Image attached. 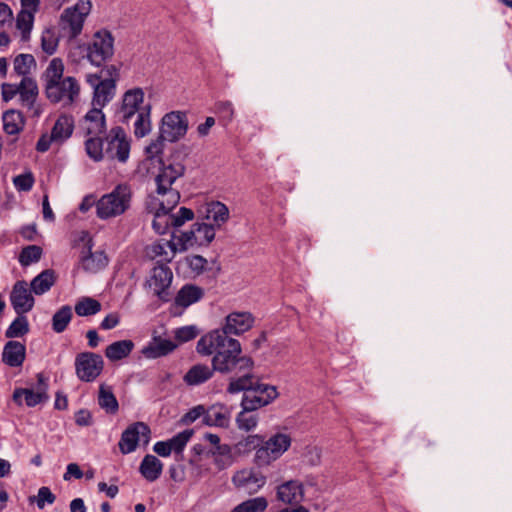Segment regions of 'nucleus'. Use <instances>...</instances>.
Masks as SVG:
<instances>
[{
	"label": "nucleus",
	"mask_w": 512,
	"mask_h": 512,
	"mask_svg": "<svg viewBox=\"0 0 512 512\" xmlns=\"http://www.w3.org/2000/svg\"><path fill=\"white\" fill-rule=\"evenodd\" d=\"M73 317L72 308L69 305L60 307L52 317V329L56 333L66 330Z\"/></svg>",
	"instance_id": "37998d69"
},
{
	"label": "nucleus",
	"mask_w": 512,
	"mask_h": 512,
	"mask_svg": "<svg viewBox=\"0 0 512 512\" xmlns=\"http://www.w3.org/2000/svg\"><path fill=\"white\" fill-rule=\"evenodd\" d=\"M170 240L176 253L185 252L188 249L197 246L196 243H194L193 232L191 229L183 231L180 234H173Z\"/></svg>",
	"instance_id": "3c124183"
},
{
	"label": "nucleus",
	"mask_w": 512,
	"mask_h": 512,
	"mask_svg": "<svg viewBox=\"0 0 512 512\" xmlns=\"http://www.w3.org/2000/svg\"><path fill=\"white\" fill-rule=\"evenodd\" d=\"M53 143L56 144V140L53 135L51 133H43L38 139L35 149L40 153H44L50 149Z\"/></svg>",
	"instance_id": "338daca9"
},
{
	"label": "nucleus",
	"mask_w": 512,
	"mask_h": 512,
	"mask_svg": "<svg viewBox=\"0 0 512 512\" xmlns=\"http://www.w3.org/2000/svg\"><path fill=\"white\" fill-rule=\"evenodd\" d=\"M141 475L150 482L156 481L163 471V463L154 455H146L139 467Z\"/></svg>",
	"instance_id": "2f4dec72"
},
{
	"label": "nucleus",
	"mask_w": 512,
	"mask_h": 512,
	"mask_svg": "<svg viewBox=\"0 0 512 512\" xmlns=\"http://www.w3.org/2000/svg\"><path fill=\"white\" fill-rule=\"evenodd\" d=\"M173 278L172 271L165 265L155 266L146 280L145 287L153 295L166 300Z\"/></svg>",
	"instance_id": "4468645a"
},
{
	"label": "nucleus",
	"mask_w": 512,
	"mask_h": 512,
	"mask_svg": "<svg viewBox=\"0 0 512 512\" xmlns=\"http://www.w3.org/2000/svg\"><path fill=\"white\" fill-rule=\"evenodd\" d=\"M91 250V247H89ZM108 264V258L102 251H97L92 253L88 252V255L83 256L81 258V265L84 270L88 272H98L99 270L105 268Z\"/></svg>",
	"instance_id": "58836bf2"
},
{
	"label": "nucleus",
	"mask_w": 512,
	"mask_h": 512,
	"mask_svg": "<svg viewBox=\"0 0 512 512\" xmlns=\"http://www.w3.org/2000/svg\"><path fill=\"white\" fill-rule=\"evenodd\" d=\"M196 350L200 355L212 358L214 371L227 374L235 370L250 371L254 366L253 360L242 356L241 345L237 339L227 337L215 329L203 335L197 342Z\"/></svg>",
	"instance_id": "f257e3e1"
},
{
	"label": "nucleus",
	"mask_w": 512,
	"mask_h": 512,
	"mask_svg": "<svg viewBox=\"0 0 512 512\" xmlns=\"http://www.w3.org/2000/svg\"><path fill=\"white\" fill-rule=\"evenodd\" d=\"M107 147L105 154L109 159L126 162L130 154L129 138L121 127H114L107 135Z\"/></svg>",
	"instance_id": "f8f14e48"
},
{
	"label": "nucleus",
	"mask_w": 512,
	"mask_h": 512,
	"mask_svg": "<svg viewBox=\"0 0 512 512\" xmlns=\"http://www.w3.org/2000/svg\"><path fill=\"white\" fill-rule=\"evenodd\" d=\"M267 507V499L263 496H259L239 503L230 512H264Z\"/></svg>",
	"instance_id": "de8ad7c7"
},
{
	"label": "nucleus",
	"mask_w": 512,
	"mask_h": 512,
	"mask_svg": "<svg viewBox=\"0 0 512 512\" xmlns=\"http://www.w3.org/2000/svg\"><path fill=\"white\" fill-rule=\"evenodd\" d=\"M37 12L21 9L17 12L15 26L23 41H28L34 27L35 15Z\"/></svg>",
	"instance_id": "c85d7f7f"
},
{
	"label": "nucleus",
	"mask_w": 512,
	"mask_h": 512,
	"mask_svg": "<svg viewBox=\"0 0 512 512\" xmlns=\"http://www.w3.org/2000/svg\"><path fill=\"white\" fill-rule=\"evenodd\" d=\"M229 420L227 410L221 405H213L206 409L204 423L208 426L227 427Z\"/></svg>",
	"instance_id": "e433bc0d"
},
{
	"label": "nucleus",
	"mask_w": 512,
	"mask_h": 512,
	"mask_svg": "<svg viewBox=\"0 0 512 512\" xmlns=\"http://www.w3.org/2000/svg\"><path fill=\"white\" fill-rule=\"evenodd\" d=\"M100 311L101 303L91 297H82L75 304V312L81 317L95 315Z\"/></svg>",
	"instance_id": "09e8293b"
},
{
	"label": "nucleus",
	"mask_w": 512,
	"mask_h": 512,
	"mask_svg": "<svg viewBox=\"0 0 512 512\" xmlns=\"http://www.w3.org/2000/svg\"><path fill=\"white\" fill-rule=\"evenodd\" d=\"M204 296V290L193 284L184 285L177 293L175 303L177 306L186 308L199 302Z\"/></svg>",
	"instance_id": "cd10ccee"
},
{
	"label": "nucleus",
	"mask_w": 512,
	"mask_h": 512,
	"mask_svg": "<svg viewBox=\"0 0 512 512\" xmlns=\"http://www.w3.org/2000/svg\"><path fill=\"white\" fill-rule=\"evenodd\" d=\"M254 317L249 312H232L225 318V323L221 333L229 337V335H240L252 328Z\"/></svg>",
	"instance_id": "a211bd4d"
},
{
	"label": "nucleus",
	"mask_w": 512,
	"mask_h": 512,
	"mask_svg": "<svg viewBox=\"0 0 512 512\" xmlns=\"http://www.w3.org/2000/svg\"><path fill=\"white\" fill-rule=\"evenodd\" d=\"M102 357L93 352L79 353L75 358V372L81 381L92 382L103 371Z\"/></svg>",
	"instance_id": "9b49d317"
},
{
	"label": "nucleus",
	"mask_w": 512,
	"mask_h": 512,
	"mask_svg": "<svg viewBox=\"0 0 512 512\" xmlns=\"http://www.w3.org/2000/svg\"><path fill=\"white\" fill-rule=\"evenodd\" d=\"M55 499V495L48 487H41L37 494V506L39 509H43L46 504H53Z\"/></svg>",
	"instance_id": "680f3d73"
},
{
	"label": "nucleus",
	"mask_w": 512,
	"mask_h": 512,
	"mask_svg": "<svg viewBox=\"0 0 512 512\" xmlns=\"http://www.w3.org/2000/svg\"><path fill=\"white\" fill-rule=\"evenodd\" d=\"M144 98V91L139 87L131 88L124 93L119 111L124 121H129L133 116L144 110L147 105L144 103Z\"/></svg>",
	"instance_id": "f3484780"
},
{
	"label": "nucleus",
	"mask_w": 512,
	"mask_h": 512,
	"mask_svg": "<svg viewBox=\"0 0 512 512\" xmlns=\"http://www.w3.org/2000/svg\"><path fill=\"white\" fill-rule=\"evenodd\" d=\"M214 372L213 367L197 363L188 369L183 376V381L188 386H199L209 381L213 377Z\"/></svg>",
	"instance_id": "5701e85b"
},
{
	"label": "nucleus",
	"mask_w": 512,
	"mask_h": 512,
	"mask_svg": "<svg viewBox=\"0 0 512 512\" xmlns=\"http://www.w3.org/2000/svg\"><path fill=\"white\" fill-rule=\"evenodd\" d=\"M152 205V209L155 211L152 227L158 234H165L170 227H180L186 221L194 218L193 211L186 207H181L176 214H171L173 208H168L166 203H162L160 200L154 198Z\"/></svg>",
	"instance_id": "423d86ee"
},
{
	"label": "nucleus",
	"mask_w": 512,
	"mask_h": 512,
	"mask_svg": "<svg viewBox=\"0 0 512 512\" xmlns=\"http://www.w3.org/2000/svg\"><path fill=\"white\" fill-rule=\"evenodd\" d=\"M146 254L151 259L170 262L174 258L176 251L171 240L160 239L146 247Z\"/></svg>",
	"instance_id": "393cba45"
},
{
	"label": "nucleus",
	"mask_w": 512,
	"mask_h": 512,
	"mask_svg": "<svg viewBox=\"0 0 512 512\" xmlns=\"http://www.w3.org/2000/svg\"><path fill=\"white\" fill-rule=\"evenodd\" d=\"M188 130V119L185 112L172 111L162 118L160 134L169 142H176L183 138Z\"/></svg>",
	"instance_id": "9d476101"
},
{
	"label": "nucleus",
	"mask_w": 512,
	"mask_h": 512,
	"mask_svg": "<svg viewBox=\"0 0 512 512\" xmlns=\"http://www.w3.org/2000/svg\"><path fill=\"white\" fill-rule=\"evenodd\" d=\"M36 69V60L32 54L21 53L13 59V71L22 78L29 77L33 70Z\"/></svg>",
	"instance_id": "4c0bfd02"
},
{
	"label": "nucleus",
	"mask_w": 512,
	"mask_h": 512,
	"mask_svg": "<svg viewBox=\"0 0 512 512\" xmlns=\"http://www.w3.org/2000/svg\"><path fill=\"white\" fill-rule=\"evenodd\" d=\"M29 331V324L27 318L24 316L17 317L6 330V337L16 338L21 337Z\"/></svg>",
	"instance_id": "5fc2aeb1"
},
{
	"label": "nucleus",
	"mask_w": 512,
	"mask_h": 512,
	"mask_svg": "<svg viewBox=\"0 0 512 512\" xmlns=\"http://www.w3.org/2000/svg\"><path fill=\"white\" fill-rule=\"evenodd\" d=\"M38 386L36 390L28 388H18L13 393V400L18 404L22 405L25 403L28 407H34L38 404L46 402L48 400V384L47 378L43 374L37 375Z\"/></svg>",
	"instance_id": "dca6fc26"
},
{
	"label": "nucleus",
	"mask_w": 512,
	"mask_h": 512,
	"mask_svg": "<svg viewBox=\"0 0 512 512\" xmlns=\"http://www.w3.org/2000/svg\"><path fill=\"white\" fill-rule=\"evenodd\" d=\"M183 263L190 268L194 276L202 274L207 268V260L201 255H190L184 258Z\"/></svg>",
	"instance_id": "4d7b16f0"
},
{
	"label": "nucleus",
	"mask_w": 512,
	"mask_h": 512,
	"mask_svg": "<svg viewBox=\"0 0 512 512\" xmlns=\"http://www.w3.org/2000/svg\"><path fill=\"white\" fill-rule=\"evenodd\" d=\"M42 255V249L36 245L25 247L19 256V262L23 266H28L32 263L39 261Z\"/></svg>",
	"instance_id": "6e6d98bb"
},
{
	"label": "nucleus",
	"mask_w": 512,
	"mask_h": 512,
	"mask_svg": "<svg viewBox=\"0 0 512 512\" xmlns=\"http://www.w3.org/2000/svg\"><path fill=\"white\" fill-rule=\"evenodd\" d=\"M207 452L208 451H205L204 447L200 444H197V445H194L193 448H192V457L190 459V464L195 466V468L197 469V474L198 476H203L204 473L208 472V468H203V465H202V456H207Z\"/></svg>",
	"instance_id": "13d9d810"
},
{
	"label": "nucleus",
	"mask_w": 512,
	"mask_h": 512,
	"mask_svg": "<svg viewBox=\"0 0 512 512\" xmlns=\"http://www.w3.org/2000/svg\"><path fill=\"white\" fill-rule=\"evenodd\" d=\"M18 94L23 105L27 107L32 106L38 95V87L36 81L30 77L22 78L21 82L19 83Z\"/></svg>",
	"instance_id": "ea45409f"
},
{
	"label": "nucleus",
	"mask_w": 512,
	"mask_h": 512,
	"mask_svg": "<svg viewBox=\"0 0 512 512\" xmlns=\"http://www.w3.org/2000/svg\"><path fill=\"white\" fill-rule=\"evenodd\" d=\"M194 434L193 429H186L176 434L171 439L167 440L173 453H182L187 443L190 441Z\"/></svg>",
	"instance_id": "864d4df0"
},
{
	"label": "nucleus",
	"mask_w": 512,
	"mask_h": 512,
	"mask_svg": "<svg viewBox=\"0 0 512 512\" xmlns=\"http://www.w3.org/2000/svg\"><path fill=\"white\" fill-rule=\"evenodd\" d=\"M278 396L275 386L259 381L247 395H243L241 401L245 408L258 410L271 404Z\"/></svg>",
	"instance_id": "ddd939ff"
},
{
	"label": "nucleus",
	"mask_w": 512,
	"mask_h": 512,
	"mask_svg": "<svg viewBox=\"0 0 512 512\" xmlns=\"http://www.w3.org/2000/svg\"><path fill=\"white\" fill-rule=\"evenodd\" d=\"M258 382L259 380L254 375L248 373L241 377L231 379L227 391L231 394L243 391V395H247Z\"/></svg>",
	"instance_id": "79ce46f5"
},
{
	"label": "nucleus",
	"mask_w": 512,
	"mask_h": 512,
	"mask_svg": "<svg viewBox=\"0 0 512 512\" xmlns=\"http://www.w3.org/2000/svg\"><path fill=\"white\" fill-rule=\"evenodd\" d=\"M64 70L63 60L54 57L48 62L41 79L50 102L70 106L78 100L81 88L75 77H64Z\"/></svg>",
	"instance_id": "f03ea898"
},
{
	"label": "nucleus",
	"mask_w": 512,
	"mask_h": 512,
	"mask_svg": "<svg viewBox=\"0 0 512 512\" xmlns=\"http://www.w3.org/2000/svg\"><path fill=\"white\" fill-rule=\"evenodd\" d=\"M74 131V118L68 114L60 115L54 126L52 127L51 134L56 140V144L62 145L73 134Z\"/></svg>",
	"instance_id": "a878e982"
},
{
	"label": "nucleus",
	"mask_w": 512,
	"mask_h": 512,
	"mask_svg": "<svg viewBox=\"0 0 512 512\" xmlns=\"http://www.w3.org/2000/svg\"><path fill=\"white\" fill-rule=\"evenodd\" d=\"M10 302L18 315L32 310L35 301L25 281H17L14 284L10 294Z\"/></svg>",
	"instance_id": "aec40b11"
},
{
	"label": "nucleus",
	"mask_w": 512,
	"mask_h": 512,
	"mask_svg": "<svg viewBox=\"0 0 512 512\" xmlns=\"http://www.w3.org/2000/svg\"><path fill=\"white\" fill-rule=\"evenodd\" d=\"M14 20V14L10 6L0 2V26H10Z\"/></svg>",
	"instance_id": "69168bd1"
},
{
	"label": "nucleus",
	"mask_w": 512,
	"mask_h": 512,
	"mask_svg": "<svg viewBox=\"0 0 512 512\" xmlns=\"http://www.w3.org/2000/svg\"><path fill=\"white\" fill-rule=\"evenodd\" d=\"M164 141L166 140L163 139L161 135L157 139L152 140L150 144L145 148L147 157L152 159L160 155L164 148Z\"/></svg>",
	"instance_id": "e2e57ef3"
},
{
	"label": "nucleus",
	"mask_w": 512,
	"mask_h": 512,
	"mask_svg": "<svg viewBox=\"0 0 512 512\" xmlns=\"http://www.w3.org/2000/svg\"><path fill=\"white\" fill-rule=\"evenodd\" d=\"M234 455L233 447L228 444H221L207 452V456L213 457L214 463L219 470L231 466L234 462Z\"/></svg>",
	"instance_id": "c756f323"
},
{
	"label": "nucleus",
	"mask_w": 512,
	"mask_h": 512,
	"mask_svg": "<svg viewBox=\"0 0 512 512\" xmlns=\"http://www.w3.org/2000/svg\"><path fill=\"white\" fill-rule=\"evenodd\" d=\"M106 128L105 116L100 108L92 107L82 121V129L89 136H99Z\"/></svg>",
	"instance_id": "4be33fe9"
},
{
	"label": "nucleus",
	"mask_w": 512,
	"mask_h": 512,
	"mask_svg": "<svg viewBox=\"0 0 512 512\" xmlns=\"http://www.w3.org/2000/svg\"><path fill=\"white\" fill-rule=\"evenodd\" d=\"M132 191L129 185H117L104 194L96 203V214L102 220L116 218L124 214L131 205Z\"/></svg>",
	"instance_id": "39448f33"
},
{
	"label": "nucleus",
	"mask_w": 512,
	"mask_h": 512,
	"mask_svg": "<svg viewBox=\"0 0 512 512\" xmlns=\"http://www.w3.org/2000/svg\"><path fill=\"white\" fill-rule=\"evenodd\" d=\"M133 348L134 343L131 340L116 341L106 347L105 356L112 362L119 361L128 357Z\"/></svg>",
	"instance_id": "473e14b6"
},
{
	"label": "nucleus",
	"mask_w": 512,
	"mask_h": 512,
	"mask_svg": "<svg viewBox=\"0 0 512 512\" xmlns=\"http://www.w3.org/2000/svg\"><path fill=\"white\" fill-rule=\"evenodd\" d=\"M201 215L208 221L214 228H220L224 225L230 217L228 207L219 201H211L203 205L200 210Z\"/></svg>",
	"instance_id": "412c9836"
},
{
	"label": "nucleus",
	"mask_w": 512,
	"mask_h": 512,
	"mask_svg": "<svg viewBox=\"0 0 512 512\" xmlns=\"http://www.w3.org/2000/svg\"><path fill=\"white\" fill-rule=\"evenodd\" d=\"M303 456L308 464L315 466L321 461L322 451L317 446H310L305 449Z\"/></svg>",
	"instance_id": "0e129e2a"
},
{
	"label": "nucleus",
	"mask_w": 512,
	"mask_h": 512,
	"mask_svg": "<svg viewBox=\"0 0 512 512\" xmlns=\"http://www.w3.org/2000/svg\"><path fill=\"white\" fill-rule=\"evenodd\" d=\"M13 183L18 191H29L33 187L34 177L30 172L24 173L14 177Z\"/></svg>",
	"instance_id": "052dcab7"
},
{
	"label": "nucleus",
	"mask_w": 512,
	"mask_h": 512,
	"mask_svg": "<svg viewBox=\"0 0 512 512\" xmlns=\"http://www.w3.org/2000/svg\"><path fill=\"white\" fill-rule=\"evenodd\" d=\"M59 35L54 28H45L40 37L41 49L47 55H53L59 46Z\"/></svg>",
	"instance_id": "49530a36"
},
{
	"label": "nucleus",
	"mask_w": 512,
	"mask_h": 512,
	"mask_svg": "<svg viewBox=\"0 0 512 512\" xmlns=\"http://www.w3.org/2000/svg\"><path fill=\"white\" fill-rule=\"evenodd\" d=\"M262 442L263 436L259 434H249L234 444V454L237 456L248 455L250 452L256 451Z\"/></svg>",
	"instance_id": "a19ab883"
},
{
	"label": "nucleus",
	"mask_w": 512,
	"mask_h": 512,
	"mask_svg": "<svg viewBox=\"0 0 512 512\" xmlns=\"http://www.w3.org/2000/svg\"><path fill=\"white\" fill-rule=\"evenodd\" d=\"M184 166L180 162L163 163L156 176L157 190L154 196L155 200L166 203L168 208H174L179 200L180 193L172 188V184L183 175Z\"/></svg>",
	"instance_id": "20e7f679"
},
{
	"label": "nucleus",
	"mask_w": 512,
	"mask_h": 512,
	"mask_svg": "<svg viewBox=\"0 0 512 512\" xmlns=\"http://www.w3.org/2000/svg\"><path fill=\"white\" fill-rule=\"evenodd\" d=\"M149 439V427L142 422H138L129 426L122 433L119 441V449L123 454H129L136 450L140 442H143L145 445L148 444Z\"/></svg>",
	"instance_id": "2eb2a0df"
},
{
	"label": "nucleus",
	"mask_w": 512,
	"mask_h": 512,
	"mask_svg": "<svg viewBox=\"0 0 512 512\" xmlns=\"http://www.w3.org/2000/svg\"><path fill=\"white\" fill-rule=\"evenodd\" d=\"M77 49L82 58L87 59L91 65L101 67L114 55V37L109 30L100 29Z\"/></svg>",
	"instance_id": "7ed1b4c3"
},
{
	"label": "nucleus",
	"mask_w": 512,
	"mask_h": 512,
	"mask_svg": "<svg viewBox=\"0 0 512 512\" xmlns=\"http://www.w3.org/2000/svg\"><path fill=\"white\" fill-rule=\"evenodd\" d=\"M292 443L291 437L286 433H275L267 440H263L254 455V463L258 467H267L280 459L288 451Z\"/></svg>",
	"instance_id": "0eeeda50"
},
{
	"label": "nucleus",
	"mask_w": 512,
	"mask_h": 512,
	"mask_svg": "<svg viewBox=\"0 0 512 512\" xmlns=\"http://www.w3.org/2000/svg\"><path fill=\"white\" fill-rule=\"evenodd\" d=\"M55 282V274L52 270H45L36 276L31 282L32 291L41 295L47 292Z\"/></svg>",
	"instance_id": "c03bdc74"
},
{
	"label": "nucleus",
	"mask_w": 512,
	"mask_h": 512,
	"mask_svg": "<svg viewBox=\"0 0 512 512\" xmlns=\"http://www.w3.org/2000/svg\"><path fill=\"white\" fill-rule=\"evenodd\" d=\"M3 129L9 135L19 134L25 126V119L21 112L16 110L6 111L2 116Z\"/></svg>",
	"instance_id": "f704fd0d"
},
{
	"label": "nucleus",
	"mask_w": 512,
	"mask_h": 512,
	"mask_svg": "<svg viewBox=\"0 0 512 512\" xmlns=\"http://www.w3.org/2000/svg\"><path fill=\"white\" fill-rule=\"evenodd\" d=\"M151 131V105L147 104L140 112L137 114V119L134 123V134L138 138L145 137Z\"/></svg>",
	"instance_id": "a18cd8bd"
},
{
	"label": "nucleus",
	"mask_w": 512,
	"mask_h": 512,
	"mask_svg": "<svg viewBox=\"0 0 512 512\" xmlns=\"http://www.w3.org/2000/svg\"><path fill=\"white\" fill-rule=\"evenodd\" d=\"M115 94V83L113 80H103L98 87L94 89L92 106L102 109L109 103Z\"/></svg>",
	"instance_id": "7c9ffc66"
},
{
	"label": "nucleus",
	"mask_w": 512,
	"mask_h": 512,
	"mask_svg": "<svg viewBox=\"0 0 512 512\" xmlns=\"http://www.w3.org/2000/svg\"><path fill=\"white\" fill-rule=\"evenodd\" d=\"M241 411L237 414L235 422L239 430L250 432L257 428L259 415L255 413L257 409H247L240 403Z\"/></svg>",
	"instance_id": "72a5a7b5"
},
{
	"label": "nucleus",
	"mask_w": 512,
	"mask_h": 512,
	"mask_svg": "<svg viewBox=\"0 0 512 512\" xmlns=\"http://www.w3.org/2000/svg\"><path fill=\"white\" fill-rule=\"evenodd\" d=\"M25 346L17 341L6 343L2 353L4 363L11 367L21 366L25 359Z\"/></svg>",
	"instance_id": "bb28decb"
},
{
	"label": "nucleus",
	"mask_w": 512,
	"mask_h": 512,
	"mask_svg": "<svg viewBox=\"0 0 512 512\" xmlns=\"http://www.w3.org/2000/svg\"><path fill=\"white\" fill-rule=\"evenodd\" d=\"M231 482L235 489L254 495L266 485L267 477L253 467H245L233 473Z\"/></svg>",
	"instance_id": "1a4fd4ad"
},
{
	"label": "nucleus",
	"mask_w": 512,
	"mask_h": 512,
	"mask_svg": "<svg viewBox=\"0 0 512 512\" xmlns=\"http://www.w3.org/2000/svg\"><path fill=\"white\" fill-rule=\"evenodd\" d=\"M177 347L173 341L161 337H154L147 346L142 349V354L149 359H156L165 356Z\"/></svg>",
	"instance_id": "b1692460"
},
{
	"label": "nucleus",
	"mask_w": 512,
	"mask_h": 512,
	"mask_svg": "<svg viewBox=\"0 0 512 512\" xmlns=\"http://www.w3.org/2000/svg\"><path fill=\"white\" fill-rule=\"evenodd\" d=\"M193 232L194 243L197 246H205L210 244L215 238V228L213 225L208 223H194L191 226Z\"/></svg>",
	"instance_id": "c9c22d12"
},
{
	"label": "nucleus",
	"mask_w": 512,
	"mask_h": 512,
	"mask_svg": "<svg viewBox=\"0 0 512 512\" xmlns=\"http://www.w3.org/2000/svg\"><path fill=\"white\" fill-rule=\"evenodd\" d=\"M98 403L102 409L108 413H116L118 411V401L111 389L101 385L99 389Z\"/></svg>",
	"instance_id": "8fccbe9b"
},
{
	"label": "nucleus",
	"mask_w": 512,
	"mask_h": 512,
	"mask_svg": "<svg viewBox=\"0 0 512 512\" xmlns=\"http://www.w3.org/2000/svg\"><path fill=\"white\" fill-rule=\"evenodd\" d=\"M304 485L301 481L292 479L276 487V499L283 504L298 505L304 499Z\"/></svg>",
	"instance_id": "6ab92c4d"
},
{
	"label": "nucleus",
	"mask_w": 512,
	"mask_h": 512,
	"mask_svg": "<svg viewBox=\"0 0 512 512\" xmlns=\"http://www.w3.org/2000/svg\"><path fill=\"white\" fill-rule=\"evenodd\" d=\"M120 320L121 316L118 312H111L104 317L100 324V327L103 330H111L119 325Z\"/></svg>",
	"instance_id": "774afa93"
},
{
	"label": "nucleus",
	"mask_w": 512,
	"mask_h": 512,
	"mask_svg": "<svg viewBox=\"0 0 512 512\" xmlns=\"http://www.w3.org/2000/svg\"><path fill=\"white\" fill-rule=\"evenodd\" d=\"M92 9L91 0H78L73 6L64 9L60 16V25L71 37L78 36Z\"/></svg>",
	"instance_id": "6e6552de"
},
{
	"label": "nucleus",
	"mask_w": 512,
	"mask_h": 512,
	"mask_svg": "<svg viewBox=\"0 0 512 512\" xmlns=\"http://www.w3.org/2000/svg\"><path fill=\"white\" fill-rule=\"evenodd\" d=\"M85 150L87 155L94 161H100L106 155L103 150L102 140L99 136H90L85 141Z\"/></svg>",
	"instance_id": "603ef678"
},
{
	"label": "nucleus",
	"mask_w": 512,
	"mask_h": 512,
	"mask_svg": "<svg viewBox=\"0 0 512 512\" xmlns=\"http://www.w3.org/2000/svg\"><path fill=\"white\" fill-rule=\"evenodd\" d=\"M198 335V329L194 325L183 326L175 329L174 337L179 343L188 342Z\"/></svg>",
	"instance_id": "bf43d9fd"
}]
</instances>
